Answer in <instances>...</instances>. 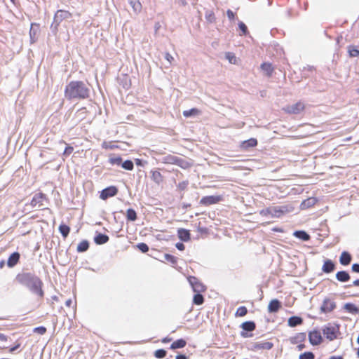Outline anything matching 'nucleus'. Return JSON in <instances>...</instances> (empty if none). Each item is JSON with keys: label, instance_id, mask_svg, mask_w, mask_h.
I'll return each mask as SVG.
<instances>
[{"label": "nucleus", "instance_id": "54", "mask_svg": "<svg viewBox=\"0 0 359 359\" xmlns=\"http://www.w3.org/2000/svg\"><path fill=\"white\" fill-rule=\"evenodd\" d=\"M34 332L43 335L46 332V328L43 326H39L34 329Z\"/></svg>", "mask_w": 359, "mask_h": 359}, {"label": "nucleus", "instance_id": "30", "mask_svg": "<svg viewBox=\"0 0 359 359\" xmlns=\"http://www.w3.org/2000/svg\"><path fill=\"white\" fill-rule=\"evenodd\" d=\"M219 201V197L214 196H208L203 197L201 199L200 203H201V204L209 205L215 204L217 202H218Z\"/></svg>", "mask_w": 359, "mask_h": 359}, {"label": "nucleus", "instance_id": "63", "mask_svg": "<svg viewBox=\"0 0 359 359\" xmlns=\"http://www.w3.org/2000/svg\"><path fill=\"white\" fill-rule=\"evenodd\" d=\"M175 247L179 250H184V245L182 243H177L175 244Z\"/></svg>", "mask_w": 359, "mask_h": 359}, {"label": "nucleus", "instance_id": "32", "mask_svg": "<svg viewBox=\"0 0 359 359\" xmlns=\"http://www.w3.org/2000/svg\"><path fill=\"white\" fill-rule=\"evenodd\" d=\"M226 15L230 22V25L229 26V28L231 27V25H232L233 23H235L236 21L238 22V18L236 12L233 11L232 10L228 8L226 10Z\"/></svg>", "mask_w": 359, "mask_h": 359}, {"label": "nucleus", "instance_id": "13", "mask_svg": "<svg viewBox=\"0 0 359 359\" xmlns=\"http://www.w3.org/2000/svg\"><path fill=\"white\" fill-rule=\"evenodd\" d=\"M46 200L47 198L45 194L42 193L36 194L33 196L31 201V205L33 208H43L45 206L44 201Z\"/></svg>", "mask_w": 359, "mask_h": 359}, {"label": "nucleus", "instance_id": "28", "mask_svg": "<svg viewBox=\"0 0 359 359\" xmlns=\"http://www.w3.org/2000/svg\"><path fill=\"white\" fill-rule=\"evenodd\" d=\"M226 60L230 64L240 65L241 64V60L239 57H237L234 53L233 52H227L226 51Z\"/></svg>", "mask_w": 359, "mask_h": 359}, {"label": "nucleus", "instance_id": "27", "mask_svg": "<svg viewBox=\"0 0 359 359\" xmlns=\"http://www.w3.org/2000/svg\"><path fill=\"white\" fill-rule=\"evenodd\" d=\"M306 339V332H298L296 333L294 336L290 337L289 338V341L291 344H297L299 342H304Z\"/></svg>", "mask_w": 359, "mask_h": 359}, {"label": "nucleus", "instance_id": "61", "mask_svg": "<svg viewBox=\"0 0 359 359\" xmlns=\"http://www.w3.org/2000/svg\"><path fill=\"white\" fill-rule=\"evenodd\" d=\"M297 344V345L296 348L299 351H302L306 347V345L303 342H299Z\"/></svg>", "mask_w": 359, "mask_h": 359}, {"label": "nucleus", "instance_id": "18", "mask_svg": "<svg viewBox=\"0 0 359 359\" xmlns=\"http://www.w3.org/2000/svg\"><path fill=\"white\" fill-rule=\"evenodd\" d=\"M292 235L297 239H298L301 241H303V242H307L311 240L310 234L306 231H305L304 229L294 230Z\"/></svg>", "mask_w": 359, "mask_h": 359}, {"label": "nucleus", "instance_id": "5", "mask_svg": "<svg viewBox=\"0 0 359 359\" xmlns=\"http://www.w3.org/2000/svg\"><path fill=\"white\" fill-rule=\"evenodd\" d=\"M241 170L242 166L238 162L226 159V181L232 180L233 178L238 177L239 175L236 172Z\"/></svg>", "mask_w": 359, "mask_h": 359}, {"label": "nucleus", "instance_id": "43", "mask_svg": "<svg viewBox=\"0 0 359 359\" xmlns=\"http://www.w3.org/2000/svg\"><path fill=\"white\" fill-rule=\"evenodd\" d=\"M200 114V111L196 108H192L189 110L183 111V115L185 117L196 116Z\"/></svg>", "mask_w": 359, "mask_h": 359}, {"label": "nucleus", "instance_id": "22", "mask_svg": "<svg viewBox=\"0 0 359 359\" xmlns=\"http://www.w3.org/2000/svg\"><path fill=\"white\" fill-rule=\"evenodd\" d=\"M342 310L351 315L359 314V307L353 302H346L344 304Z\"/></svg>", "mask_w": 359, "mask_h": 359}, {"label": "nucleus", "instance_id": "50", "mask_svg": "<svg viewBox=\"0 0 359 359\" xmlns=\"http://www.w3.org/2000/svg\"><path fill=\"white\" fill-rule=\"evenodd\" d=\"M167 352L164 349H158L154 352V356L156 358H163L165 357Z\"/></svg>", "mask_w": 359, "mask_h": 359}, {"label": "nucleus", "instance_id": "51", "mask_svg": "<svg viewBox=\"0 0 359 359\" xmlns=\"http://www.w3.org/2000/svg\"><path fill=\"white\" fill-rule=\"evenodd\" d=\"M305 70H308V71H310V72H312L313 70H316V67L313 65H307L306 67H304L302 68V69L301 70L302 72V78H308L309 76L307 75L306 73H304V71Z\"/></svg>", "mask_w": 359, "mask_h": 359}, {"label": "nucleus", "instance_id": "16", "mask_svg": "<svg viewBox=\"0 0 359 359\" xmlns=\"http://www.w3.org/2000/svg\"><path fill=\"white\" fill-rule=\"evenodd\" d=\"M282 307V302L277 298L272 299L267 306L269 313H276Z\"/></svg>", "mask_w": 359, "mask_h": 359}, {"label": "nucleus", "instance_id": "57", "mask_svg": "<svg viewBox=\"0 0 359 359\" xmlns=\"http://www.w3.org/2000/svg\"><path fill=\"white\" fill-rule=\"evenodd\" d=\"M73 150L74 148L72 147L67 146L63 152V155L66 156H69L72 153Z\"/></svg>", "mask_w": 359, "mask_h": 359}, {"label": "nucleus", "instance_id": "6", "mask_svg": "<svg viewBox=\"0 0 359 359\" xmlns=\"http://www.w3.org/2000/svg\"><path fill=\"white\" fill-rule=\"evenodd\" d=\"M241 329L240 336L243 338H250L254 336L253 332L256 330V323L254 320H249L240 324Z\"/></svg>", "mask_w": 359, "mask_h": 359}, {"label": "nucleus", "instance_id": "25", "mask_svg": "<svg viewBox=\"0 0 359 359\" xmlns=\"http://www.w3.org/2000/svg\"><path fill=\"white\" fill-rule=\"evenodd\" d=\"M260 69L268 77H271L274 72V67L270 62H263L260 65Z\"/></svg>", "mask_w": 359, "mask_h": 359}, {"label": "nucleus", "instance_id": "60", "mask_svg": "<svg viewBox=\"0 0 359 359\" xmlns=\"http://www.w3.org/2000/svg\"><path fill=\"white\" fill-rule=\"evenodd\" d=\"M271 231H273V232H278V233H283V232H285V230L283 229V228L278 226H273L271 229Z\"/></svg>", "mask_w": 359, "mask_h": 359}, {"label": "nucleus", "instance_id": "23", "mask_svg": "<svg viewBox=\"0 0 359 359\" xmlns=\"http://www.w3.org/2000/svg\"><path fill=\"white\" fill-rule=\"evenodd\" d=\"M118 189L116 187L111 186L103 189L100 194V198L102 200H106L109 197H112L116 195Z\"/></svg>", "mask_w": 359, "mask_h": 359}, {"label": "nucleus", "instance_id": "4", "mask_svg": "<svg viewBox=\"0 0 359 359\" xmlns=\"http://www.w3.org/2000/svg\"><path fill=\"white\" fill-rule=\"evenodd\" d=\"M341 325L338 322L333 323H328L321 327L323 337L328 341H332L337 339L340 332Z\"/></svg>", "mask_w": 359, "mask_h": 359}, {"label": "nucleus", "instance_id": "45", "mask_svg": "<svg viewBox=\"0 0 359 359\" xmlns=\"http://www.w3.org/2000/svg\"><path fill=\"white\" fill-rule=\"evenodd\" d=\"M126 217L128 220L134 222L137 219V213L133 209L129 208L127 210Z\"/></svg>", "mask_w": 359, "mask_h": 359}, {"label": "nucleus", "instance_id": "58", "mask_svg": "<svg viewBox=\"0 0 359 359\" xmlns=\"http://www.w3.org/2000/svg\"><path fill=\"white\" fill-rule=\"evenodd\" d=\"M205 18L209 22H212L214 19V14L212 12H207L205 14Z\"/></svg>", "mask_w": 359, "mask_h": 359}, {"label": "nucleus", "instance_id": "55", "mask_svg": "<svg viewBox=\"0 0 359 359\" xmlns=\"http://www.w3.org/2000/svg\"><path fill=\"white\" fill-rule=\"evenodd\" d=\"M351 270L353 273H359V263L355 262L352 264Z\"/></svg>", "mask_w": 359, "mask_h": 359}, {"label": "nucleus", "instance_id": "2", "mask_svg": "<svg viewBox=\"0 0 359 359\" xmlns=\"http://www.w3.org/2000/svg\"><path fill=\"white\" fill-rule=\"evenodd\" d=\"M89 96L88 84L82 81H72L65 86V97L68 100H84Z\"/></svg>", "mask_w": 359, "mask_h": 359}, {"label": "nucleus", "instance_id": "46", "mask_svg": "<svg viewBox=\"0 0 359 359\" xmlns=\"http://www.w3.org/2000/svg\"><path fill=\"white\" fill-rule=\"evenodd\" d=\"M151 179L157 184H160L163 182V177L160 172L153 171L151 175Z\"/></svg>", "mask_w": 359, "mask_h": 359}, {"label": "nucleus", "instance_id": "29", "mask_svg": "<svg viewBox=\"0 0 359 359\" xmlns=\"http://www.w3.org/2000/svg\"><path fill=\"white\" fill-rule=\"evenodd\" d=\"M347 53L349 57H359V47L354 44H350L347 46Z\"/></svg>", "mask_w": 359, "mask_h": 359}, {"label": "nucleus", "instance_id": "12", "mask_svg": "<svg viewBox=\"0 0 359 359\" xmlns=\"http://www.w3.org/2000/svg\"><path fill=\"white\" fill-rule=\"evenodd\" d=\"M305 109V104L299 100L293 104L287 105L283 108V110L288 114H299Z\"/></svg>", "mask_w": 359, "mask_h": 359}, {"label": "nucleus", "instance_id": "7", "mask_svg": "<svg viewBox=\"0 0 359 359\" xmlns=\"http://www.w3.org/2000/svg\"><path fill=\"white\" fill-rule=\"evenodd\" d=\"M72 17V14L67 11L58 10L55 14L53 22L50 25V29L53 32L56 33L58 29V26L64 20H67Z\"/></svg>", "mask_w": 359, "mask_h": 359}, {"label": "nucleus", "instance_id": "62", "mask_svg": "<svg viewBox=\"0 0 359 359\" xmlns=\"http://www.w3.org/2000/svg\"><path fill=\"white\" fill-rule=\"evenodd\" d=\"M8 336L3 334V333H0V341H2V342H6L8 340Z\"/></svg>", "mask_w": 359, "mask_h": 359}, {"label": "nucleus", "instance_id": "48", "mask_svg": "<svg viewBox=\"0 0 359 359\" xmlns=\"http://www.w3.org/2000/svg\"><path fill=\"white\" fill-rule=\"evenodd\" d=\"M121 167L126 170H132L134 168V164L132 161L126 160L121 163Z\"/></svg>", "mask_w": 359, "mask_h": 359}, {"label": "nucleus", "instance_id": "3", "mask_svg": "<svg viewBox=\"0 0 359 359\" xmlns=\"http://www.w3.org/2000/svg\"><path fill=\"white\" fill-rule=\"evenodd\" d=\"M294 207L292 203L283 205L269 206L259 210V215L271 218H280L287 213L292 212Z\"/></svg>", "mask_w": 359, "mask_h": 359}, {"label": "nucleus", "instance_id": "49", "mask_svg": "<svg viewBox=\"0 0 359 359\" xmlns=\"http://www.w3.org/2000/svg\"><path fill=\"white\" fill-rule=\"evenodd\" d=\"M109 163L111 165H121L122 163V158L119 156H111L109 159Z\"/></svg>", "mask_w": 359, "mask_h": 359}, {"label": "nucleus", "instance_id": "10", "mask_svg": "<svg viewBox=\"0 0 359 359\" xmlns=\"http://www.w3.org/2000/svg\"><path fill=\"white\" fill-rule=\"evenodd\" d=\"M337 308V303L330 297H325L320 306V313L327 314Z\"/></svg>", "mask_w": 359, "mask_h": 359}, {"label": "nucleus", "instance_id": "40", "mask_svg": "<svg viewBox=\"0 0 359 359\" xmlns=\"http://www.w3.org/2000/svg\"><path fill=\"white\" fill-rule=\"evenodd\" d=\"M89 248V243L86 241H82L77 246V252H83L88 250Z\"/></svg>", "mask_w": 359, "mask_h": 359}, {"label": "nucleus", "instance_id": "64", "mask_svg": "<svg viewBox=\"0 0 359 359\" xmlns=\"http://www.w3.org/2000/svg\"><path fill=\"white\" fill-rule=\"evenodd\" d=\"M329 359H344V358L343 355H330L329 357Z\"/></svg>", "mask_w": 359, "mask_h": 359}, {"label": "nucleus", "instance_id": "59", "mask_svg": "<svg viewBox=\"0 0 359 359\" xmlns=\"http://www.w3.org/2000/svg\"><path fill=\"white\" fill-rule=\"evenodd\" d=\"M20 347V344L17 342L15 344V345L13 347H11L9 348V352L10 353H14L15 351H16Z\"/></svg>", "mask_w": 359, "mask_h": 359}, {"label": "nucleus", "instance_id": "19", "mask_svg": "<svg viewBox=\"0 0 359 359\" xmlns=\"http://www.w3.org/2000/svg\"><path fill=\"white\" fill-rule=\"evenodd\" d=\"M319 201L318 198L312 196L309 197L304 200H303L300 205H299V209L300 210H306L311 207H313L315 204H316Z\"/></svg>", "mask_w": 359, "mask_h": 359}, {"label": "nucleus", "instance_id": "47", "mask_svg": "<svg viewBox=\"0 0 359 359\" xmlns=\"http://www.w3.org/2000/svg\"><path fill=\"white\" fill-rule=\"evenodd\" d=\"M204 298L201 292H196L194 296L193 302L196 305H201L203 303Z\"/></svg>", "mask_w": 359, "mask_h": 359}, {"label": "nucleus", "instance_id": "9", "mask_svg": "<svg viewBox=\"0 0 359 359\" xmlns=\"http://www.w3.org/2000/svg\"><path fill=\"white\" fill-rule=\"evenodd\" d=\"M258 141L255 137H250L248 140L236 143L233 147H237L240 151H250L257 147Z\"/></svg>", "mask_w": 359, "mask_h": 359}, {"label": "nucleus", "instance_id": "38", "mask_svg": "<svg viewBox=\"0 0 359 359\" xmlns=\"http://www.w3.org/2000/svg\"><path fill=\"white\" fill-rule=\"evenodd\" d=\"M187 344V342L183 339H180L176 341H175L170 346V348L172 350L177 349V348H182L184 347Z\"/></svg>", "mask_w": 359, "mask_h": 359}, {"label": "nucleus", "instance_id": "44", "mask_svg": "<svg viewBox=\"0 0 359 359\" xmlns=\"http://www.w3.org/2000/svg\"><path fill=\"white\" fill-rule=\"evenodd\" d=\"M59 231L64 238H67L69 233L70 228L65 224H60L59 226Z\"/></svg>", "mask_w": 359, "mask_h": 359}, {"label": "nucleus", "instance_id": "21", "mask_svg": "<svg viewBox=\"0 0 359 359\" xmlns=\"http://www.w3.org/2000/svg\"><path fill=\"white\" fill-rule=\"evenodd\" d=\"M304 318L301 316L293 315L288 318L287 320V325L290 327H295L298 325H302Z\"/></svg>", "mask_w": 359, "mask_h": 359}, {"label": "nucleus", "instance_id": "31", "mask_svg": "<svg viewBox=\"0 0 359 359\" xmlns=\"http://www.w3.org/2000/svg\"><path fill=\"white\" fill-rule=\"evenodd\" d=\"M20 255L18 252H15L12 253L8 259V261H7L8 266L9 267H13L14 266H15L20 259Z\"/></svg>", "mask_w": 359, "mask_h": 359}, {"label": "nucleus", "instance_id": "26", "mask_svg": "<svg viewBox=\"0 0 359 359\" xmlns=\"http://www.w3.org/2000/svg\"><path fill=\"white\" fill-rule=\"evenodd\" d=\"M335 278L340 283H346L350 280L351 276L348 271L340 270L336 273Z\"/></svg>", "mask_w": 359, "mask_h": 359}, {"label": "nucleus", "instance_id": "8", "mask_svg": "<svg viewBox=\"0 0 359 359\" xmlns=\"http://www.w3.org/2000/svg\"><path fill=\"white\" fill-rule=\"evenodd\" d=\"M308 339L309 344L313 346H318L323 343V337L318 327H316L308 332Z\"/></svg>", "mask_w": 359, "mask_h": 359}, {"label": "nucleus", "instance_id": "35", "mask_svg": "<svg viewBox=\"0 0 359 359\" xmlns=\"http://www.w3.org/2000/svg\"><path fill=\"white\" fill-rule=\"evenodd\" d=\"M177 235L179 238L184 242H187L190 239V233L185 229H179L177 231Z\"/></svg>", "mask_w": 359, "mask_h": 359}, {"label": "nucleus", "instance_id": "24", "mask_svg": "<svg viewBox=\"0 0 359 359\" xmlns=\"http://www.w3.org/2000/svg\"><path fill=\"white\" fill-rule=\"evenodd\" d=\"M352 255L347 250H343L339 256V262L342 266H348L352 261Z\"/></svg>", "mask_w": 359, "mask_h": 359}, {"label": "nucleus", "instance_id": "39", "mask_svg": "<svg viewBox=\"0 0 359 359\" xmlns=\"http://www.w3.org/2000/svg\"><path fill=\"white\" fill-rule=\"evenodd\" d=\"M248 309L245 306H240L237 308L234 316L236 318L243 317L248 313Z\"/></svg>", "mask_w": 359, "mask_h": 359}, {"label": "nucleus", "instance_id": "41", "mask_svg": "<svg viewBox=\"0 0 359 359\" xmlns=\"http://www.w3.org/2000/svg\"><path fill=\"white\" fill-rule=\"evenodd\" d=\"M183 169H187L190 167V163L182 158L177 157L175 164Z\"/></svg>", "mask_w": 359, "mask_h": 359}, {"label": "nucleus", "instance_id": "1", "mask_svg": "<svg viewBox=\"0 0 359 359\" xmlns=\"http://www.w3.org/2000/svg\"><path fill=\"white\" fill-rule=\"evenodd\" d=\"M15 281L22 287L27 288L32 294H36L40 299L44 297L42 289L43 282L41 279L34 272L23 271L15 276Z\"/></svg>", "mask_w": 359, "mask_h": 359}, {"label": "nucleus", "instance_id": "37", "mask_svg": "<svg viewBox=\"0 0 359 359\" xmlns=\"http://www.w3.org/2000/svg\"><path fill=\"white\" fill-rule=\"evenodd\" d=\"M128 1L136 14L140 13L142 10V4L139 0H129Z\"/></svg>", "mask_w": 359, "mask_h": 359}, {"label": "nucleus", "instance_id": "11", "mask_svg": "<svg viewBox=\"0 0 359 359\" xmlns=\"http://www.w3.org/2000/svg\"><path fill=\"white\" fill-rule=\"evenodd\" d=\"M273 346V343L271 341H258L249 343L246 346V348L249 351H255L259 349L271 350Z\"/></svg>", "mask_w": 359, "mask_h": 359}, {"label": "nucleus", "instance_id": "52", "mask_svg": "<svg viewBox=\"0 0 359 359\" xmlns=\"http://www.w3.org/2000/svg\"><path fill=\"white\" fill-rule=\"evenodd\" d=\"M164 259L167 261L170 262L172 264H175L177 263V258L169 254H165L164 255Z\"/></svg>", "mask_w": 359, "mask_h": 359}, {"label": "nucleus", "instance_id": "17", "mask_svg": "<svg viewBox=\"0 0 359 359\" xmlns=\"http://www.w3.org/2000/svg\"><path fill=\"white\" fill-rule=\"evenodd\" d=\"M189 282L190 285H191L194 292H202L205 291V287L196 277H194V276L189 277Z\"/></svg>", "mask_w": 359, "mask_h": 359}, {"label": "nucleus", "instance_id": "36", "mask_svg": "<svg viewBox=\"0 0 359 359\" xmlns=\"http://www.w3.org/2000/svg\"><path fill=\"white\" fill-rule=\"evenodd\" d=\"M320 231L321 233H318L319 236L322 237H327L329 235V227L327 224V220H324L320 223Z\"/></svg>", "mask_w": 359, "mask_h": 359}, {"label": "nucleus", "instance_id": "14", "mask_svg": "<svg viewBox=\"0 0 359 359\" xmlns=\"http://www.w3.org/2000/svg\"><path fill=\"white\" fill-rule=\"evenodd\" d=\"M336 268L337 264L333 260L328 258H325L323 259V264L321 268L323 273L326 274L331 273L336 269Z\"/></svg>", "mask_w": 359, "mask_h": 359}, {"label": "nucleus", "instance_id": "53", "mask_svg": "<svg viewBox=\"0 0 359 359\" xmlns=\"http://www.w3.org/2000/svg\"><path fill=\"white\" fill-rule=\"evenodd\" d=\"M137 248L142 252H147L149 251V246L144 243H140L137 245Z\"/></svg>", "mask_w": 359, "mask_h": 359}, {"label": "nucleus", "instance_id": "56", "mask_svg": "<svg viewBox=\"0 0 359 359\" xmlns=\"http://www.w3.org/2000/svg\"><path fill=\"white\" fill-rule=\"evenodd\" d=\"M359 287V278L355 279L352 282L351 284L346 285L344 286V288H349L351 287Z\"/></svg>", "mask_w": 359, "mask_h": 359}, {"label": "nucleus", "instance_id": "33", "mask_svg": "<svg viewBox=\"0 0 359 359\" xmlns=\"http://www.w3.org/2000/svg\"><path fill=\"white\" fill-rule=\"evenodd\" d=\"M109 236L106 234H103L101 233H97V235L94 238V242L97 245H102L108 242Z\"/></svg>", "mask_w": 359, "mask_h": 359}, {"label": "nucleus", "instance_id": "34", "mask_svg": "<svg viewBox=\"0 0 359 359\" xmlns=\"http://www.w3.org/2000/svg\"><path fill=\"white\" fill-rule=\"evenodd\" d=\"M177 157V156L172 154H168L165 156H162L159 159V161L165 164H175Z\"/></svg>", "mask_w": 359, "mask_h": 359}, {"label": "nucleus", "instance_id": "15", "mask_svg": "<svg viewBox=\"0 0 359 359\" xmlns=\"http://www.w3.org/2000/svg\"><path fill=\"white\" fill-rule=\"evenodd\" d=\"M236 32L240 36L250 37L252 38L248 27L244 22L238 20L237 27H236Z\"/></svg>", "mask_w": 359, "mask_h": 359}, {"label": "nucleus", "instance_id": "42", "mask_svg": "<svg viewBox=\"0 0 359 359\" xmlns=\"http://www.w3.org/2000/svg\"><path fill=\"white\" fill-rule=\"evenodd\" d=\"M315 354L311 351H306L301 353L299 355L298 359H314Z\"/></svg>", "mask_w": 359, "mask_h": 359}, {"label": "nucleus", "instance_id": "20", "mask_svg": "<svg viewBox=\"0 0 359 359\" xmlns=\"http://www.w3.org/2000/svg\"><path fill=\"white\" fill-rule=\"evenodd\" d=\"M39 25L36 23H32L29 30V37L31 43H34L37 41L39 36Z\"/></svg>", "mask_w": 359, "mask_h": 359}]
</instances>
